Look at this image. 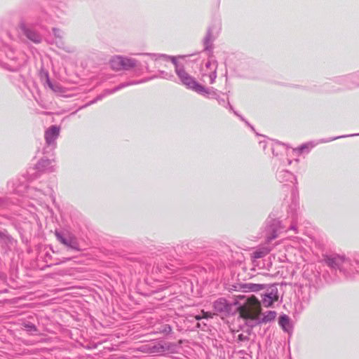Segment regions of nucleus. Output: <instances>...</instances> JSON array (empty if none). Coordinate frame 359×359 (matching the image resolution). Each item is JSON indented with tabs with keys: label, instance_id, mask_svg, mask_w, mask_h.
<instances>
[{
	"label": "nucleus",
	"instance_id": "f257e3e1",
	"mask_svg": "<svg viewBox=\"0 0 359 359\" xmlns=\"http://www.w3.org/2000/svg\"><path fill=\"white\" fill-rule=\"evenodd\" d=\"M238 311L241 318L254 320L261 312V304L257 298L252 295L243 305L238 307Z\"/></svg>",
	"mask_w": 359,
	"mask_h": 359
},
{
	"label": "nucleus",
	"instance_id": "f03ea898",
	"mask_svg": "<svg viewBox=\"0 0 359 359\" xmlns=\"http://www.w3.org/2000/svg\"><path fill=\"white\" fill-rule=\"evenodd\" d=\"M278 300V289L272 286L262 296V304L264 307H270Z\"/></svg>",
	"mask_w": 359,
	"mask_h": 359
},
{
	"label": "nucleus",
	"instance_id": "7ed1b4c3",
	"mask_svg": "<svg viewBox=\"0 0 359 359\" xmlns=\"http://www.w3.org/2000/svg\"><path fill=\"white\" fill-rule=\"evenodd\" d=\"M182 80L183 83L187 85L190 88H192L195 90L197 92H204L205 88L203 86L197 83L194 80L192 79L190 76L187 75L186 74H184L183 75H181Z\"/></svg>",
	"mask_w": 359,
	"mask_h": 359
},
{
	"label": "nucleus",
	"instance_id": "20e7f679",
	"mask_svg": "<svg viewBox=\"0 0 359 359\" xmlns=\"http://www.w3.org/2000/svg\"><path fill=\"white\" fill-rule=\"evenodd\" d=\"M55 236L57 240L63 245L76 250H79L78 243L75 238L69 237V238H65L57 232L55 233Z\"/></svg>",
	"mask_w": 359,
	"mask_h": 359
},
{
	"label": "nucleus",
	"instance_id": "39448f33",
	"mask_svg": "<svg viewBox=\"0 0 359 359\" xmlns=\"http://www.w3.org/2000/svg\"><path fill=\"white\" fill-rule=\"evenodd\" d=\"M60 130L57 126H51L46 133L45 137L50 144L53 142L59 135Z\"/></svg>",
	"mask_w": 359,
	"mask_h": 359
},
{
	"label": "nucleus",
	"instance_id": "423d86ee",
	"mask_svg": "<svg viewBox=\"0 0 359 359\" xmlns=\"http://www.w3.org/2000/svg\"><path fill=\"white\" fill-rule=\"evenodd\" d=\"M271 250L268 247H262L256 251H255L252 255V257L253 259H259L264 257L266 255H268L270 252Z\"/></svg>",
	"mask_w": 359,
	"mask_h": 359
},
{
	"label": "nucleus",
	"instance_id": "0eeeda50",
	"mask_svg": "<svg viewBox=\"0 0 359 359\" xmlns=\"http://www.w3.org/2000/svg\"><path fill=\"white\" fill-rule=\"evenodd\" d=\"M279 325L285 331L288 332L290 328L288 317L286 316H280L279 319Z\"/></svg>",
	"mask_w": 359,
	"mask_h": 359
},
{
	"label": "nucleus",
	"instance_id": "6e6552de",
	"mask_svg": "<svg viewBox=\"0 0 359 359\" xmlns=\"http://www.w3.org/2000/svg\"><path fill=\"white\" fill-rule=\"evenodd\" d=\"M246 287L252 292H257L265 288V285L262 284L248 283Z\"/></svg>",
	"mask_w": 359,
	"mask_h": 359
},
{
	"label": "nucleus",
	"instance_id": "1a4fd4ad",
	"mask_svg": "<svg viewBox=\"0 0 359 359\" xmlns=\"http://www.w3.org/2000/svg\"><path fill=\"white\" fill-rule=\"evenodd\" d=\"M325 262H326L327 264L331 267H334L337 265L336 259H334V258L327 257L325 259Z\"/></svg>",
	"mask_w": 359,
	"mask_h": 359
},
{
	"label": "nucleus",
	"instance_id": "9d476101",
	"mask_svg": "<svg viewBox=\"0 0 359 359\" xmlns=\"http://www.w3.org/2000/svg\"><path fill=\"white\" fill-rule=\"evenodd\" d=\"M202 313H203V315H202V316H199V315H198V316H195V318H196V320H201V319H202V318H208V317H210V316H211V314H210V313H207V312H204L203 311H202Z\"/></svg>",
	"mask_w": 359,
	"mask_h": 359
},
{
	"label": "nucleus",
	"instance_id": "9b49d317",
	"mask_svg": "<svg viewBox=\"0 0 359 359\" xmlns=\"http://www.w3.org/2000/svg\"><path fill=\"white\" fill-rule=\"evenodd\" d=\"M27 36L32 39V41H35V42H39V39H38L39 37L36 36L33 33H29L27 34Z\"/></svg>",
	"mask_w": 359,
	"mask_h": 359
},
{
	"label": "nucleus",
	"instance_id": "f8f14e48",
	"mask_svg": "<svg viewBox=\"0 0 359 359\" xmlns=\"http://www.w3.org/2000/svg\"><path fill=\"white\" fill-rule=\"evenodd\" d=\"M117 62L118 63H121V65H123V59L121 57H117L116 59H115L114 60L112 61V62Z\"/></svg>",
	"mask_w": 359,
	"mask_h": 359
}]
</instances>
